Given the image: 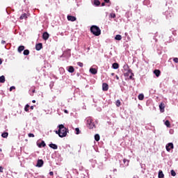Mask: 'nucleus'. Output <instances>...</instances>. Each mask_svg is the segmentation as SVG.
Here are the masks:
<instances>
[{
	"mask_svg": "<svg viewBox=\"0 0 178 178\" xmlns=\"http://www.w3.org/2000/svg\"><path fill=\"white\" fill-rule=\"evenodd\" d=\"M138 98L139 101H143L144 99V94L143 93L139 94V95L138 96Z\"/></svg>",
	"mask_w": 178,
	"mask_h": 178,
	"instance_id": "obj_20",
	"label": "nucleus"
},
{
	"mask_svg": "<svg viewBox=\"0 0 178 178\" xmlns=\"http://www.w3.org/2000/svg\"><path fill=\"white\" fill-rule=\"evenodd\" d=\"M16 88L15 87V86H11L10 88V90H15Z\"/></svg>",
	"mask_w": 178,
	"mask_h": 178,
	"instance_id": "obj_39",
	"label": "nucleus"
},
{
	"mask_svg": "<svg viewBox=\"0 0 178 178\" xmlns=\"http://www.w3.org/2000/svg\"><path fill=\"white\" fill-rule=\"evenodd\" d=\"M67 20H69L70 22H76V20H77V18H76V17L74 16L67 15Z\"/></svg>",
	"mask_w": 178,
	"mask_h": 178,
	"instance_id": "obj_7",
	"label": "nucleus"
},
{
	"mask_svg": "<svg viewBox=\"0 0 178 178\" xmlns=\"http://www.w3.org/2000/svg\"><path fill=\"white\" fill-rule=\"evenodd\" d=\"M23 54L25 56L29 55L30 51L29 49H26V50L24 51Z\"/></svg>",
	"mask_w": 178,
	"mask_h": 178,
	"instance_id": "obj_29",
	"label": "nucleus"
},
{
	"mask_svg": "<svg viewBox=\"0 0 178 178\" xmlns=\"http://www.w3.org/2000/svg\"><path fill=\"white\" fill-rule=\"evenodd\" d=\"M0 172L3 173V167L0 166Z\"/></svg>",
	"mask_w": 178,
	"mask_h": 178,
	"instance_id": "obj_37",
	"label": "nucleus"
},
{
	"mask_svg": "<svg viewBox=\"0 0 178 178\" xmlns=\"http://www.w3.org/2000/svg\"><path fill=\"white\" fill-rule=\"evenodd\" d=\"M95 141H99L100 140L99 134L95 135Z\"/></svg>",
	"mask_w": 178,
	"mask_h": 178,
	"instance_id": "obj_28",
	"label": "nucleus"
},
{
	"mask_svg": "<svg viewBox=\"0 0 178 178\" xmlns=\"http://www.w3.org/2000/svg\"><path fill=\"white\" fill-rule=\"evenodd\" d=\"M165 126H167L168 127H170V122H169V120H166L165 122Z\"/></svg>",
	"mask_w": 178,
	"mask_h": 178,
	"instance_id": "obj_31",
	"label": "nucleus"
},
{
	"mask_svg": "<svg viewBox=\"0 0 178 178\" xmlns=\"http://www.w3.org/2000/svg\"><path fill=\"white\" fill-rule=\"evenodd\" d=\"M31 109L33 111V109H34V106H31Z\"/></svg>",
	"mask_w": 178,
	"mask_h": 178,
	"instance_id": "obj_44",
	"label": "nucleus"
},
{
	"mask_svg": "<svg viewBox=\"0 0 178 178\" xmlns=\"http://www.w3.org/2000/svg\"><path fill=\"white\" fill-rule=\"evenodd\" d=\"M49 175H50V176H54V172H52V171L50 172H49Z\"/></svg>",
	"mask_w": 178,
	"mask_h": 178,
	"instance_id": "obj_42",
	"label": "nucleus"
},
{
	"mask_svg": "<svg viewBox=\"0 0 178 178\" xmlns=\"http://www.w3.org/2000/svg\"><path fill=\"white\" fill-rule=\"evenodd\" d=\"M78 66H79L80 67H83V66H84V64H83V63L81 62H78L77 63Z\"/></svg>",
	"mask_w": 178,
	"mask_h": 178,
	"instance_id": "obj_32",
	"label": "nucleus"
},
{
	"mask_svg": "<svg viewBox=\"0 0 178 178\" xmlns=\"http://www.w3.org/2000/svg\"><path fill=\"white\" fill-rule=\"evenodd\" d=\"M33 93L35 92V90H33Z\"/></svg>",
	"mask_w": 178,
	"mask_h": 178,
	"instance_id": "obj_51",
	"label": "nucleus"
},
{
	"mask_svg": "<svg viewBox=\"0 0 178 178\" xmlns=\"http://www.w3.org/2000/svg\"><path fill=\"white\" fill-rule=\"evenodd\" d=\"M104 2H105L106 3H109L110 0H104Z\"/></svg>",
	"mask_w": 178,
	"mask_h": 178,
	"instance_id": "obj_40",
	"label": "nucleus"
},
{
	"mask_svg": "<svg viewBox=\"0 0 178 178\" xmlns=\"http://www.w3.org/2000/svg\"><path fill=\"white\" fill-rule=\"evenodd\" d=\"M94 4H95L96 6H99V5H101V2L99 1V0H95V1H94Z\"/></svg>",
	"mask_w": 178,
	"mask_h": 178,
	"instance_id": "obj_23",
	"label": "nucleus"
},
{
	"mask_svg": "<svg viewBox=\"0 0 178 178\" xmlns=\"http://www.w3.org/2000/svg\"><path fill=\"white\" fill-rule=\"evenodd\" d=\"M102 6H105V3H102Z\"/></svg>",
	"mask_w": 178,
	"mask_h": 178,
	"instance_id": "obj_45",
	"label": "nucleus"
},
{
	"mask_svg": "<svg viewBox=\"0 0 178 178\" xmlns=\"http://www.w3.org/2000/svg\"><path fill=\"white\" fill-rule=\"evenodd\" d=\"M0 65H2V60L0 58Z\"/></svg>",
	"mask_w": 178,
	"mask_h": 178,
	"instance_id": "obj_46",
	"label": "nucleus"
},
{
	"mask_svg": "<svg viewBox=\"0 0 178 178\" xmlns=\"http://www.w3.org/2000/svg\"><path fill=\"white\" fill-rule=\"evenodd\" d=\"M33 104H35V100L32 101Z\"/></svg>",
	"mask_w": 178,
	"mask_h": 178,
	"instance_id": "obj_48",
	"label": "nucleus"
},
{
	"mask_svg": "<svg viewBox=\"0 0 178 178\" xmlns=\"http://www.w3.org/2000/svg\"><path fill=\"white\" fill-rule=\"evenodd\" d=\"M36 51H41L42 49V43H38L35 45Z\"/></svg>",
	"mask_w": 178,
	"mask_h": 178,
	"instance_id": "obj_9",
	"label": "nucleus"
},
{
	"mask_svg": "<svg viewBox=\"0 0 178 178\" xmlns=\"http://www.w3.org/2000/svg\"><path fill=\"white\" fill-rule=\"evenodd\" d=\"M109 88V85L106 83H102V90H108Z\"/></svg>",
	"mask_w": 178,
	"mask_h": 178,
	"instance_id": "obj_13",
	"label": "nucleus"
},
{
	"mask_svg": "<svg viewBox=\"0 0 178 178\" xmlns=\"http://www.w3.org/2000/svg\"><path fill=\"white\" fill-rule=\"evenodd\" d=\"M116 79L117 80H119V76L118 75H116Z\"/></svg>",
	"mask_w": 178,
	"mask_h": 178,
	"instance_id": "obj_47",
	"label": "nucleus"
},
{
	"mask_svg": "<svg viewBox=\"0 0 178 178\" xmlns=\"http://www.w3.org/2000/svg\"><path fill=\"white\" fill-rule=\"evenodd\" d=\"M111 76H115V73H112V74H111Z\"/></svg>",
	"mask_w": 178,
	"mask_h": 178,
	"instance_id": "obj_50",
	"label": "nucleus"
},
{
	"mask_svg": "<svg viewBox=\"0 0 178 178\" xmlns=\"http://www.w3.org/2000/svg\"><path fill=\"white\" fill-rule=\"evenodd\" d=\"M115 105L118 108H119V106H120V105H122V103L120 102V100L118 99L115 102Z\"/></svg>",
	"mask_w": 178,
	"mask_h": 178,
	"instance_id": "obj_26",
	"label": "nucleus"
},
{
	"mask_svg": "<svg viewBox=\"0 0 178 178\" xmlns=\"http://www.w3.org/2000/svg\"><path fill=\"white\" fill-rule=\"evenodd\" d=\"M159 178H165V175H163V172L162 170L159 172Z\"/></svg>",
	"mask_w": 178,
	"mask_h": 178,
	"instance_id": "obj_17",
	"label": "nucleus"
},
{
	"mask_svg": "<svg viewBox=\"0 0 178 178\" xmlns=\"http://www.w3.org/2000/svg\"><path fill=\"white\" fill-rule=\"evenodd\" d=\"M154 74H155V76H156V77H159V76H161V70H155L154 71Z\"/></svg>",
	"mask_w": 178,
	"mask_h": 178,
	"instance_id": "obj_12",
	"label": "nucleus"
},
{
	"mask_svg": "<svg viewBox=\"0 0 178 178\" xmlns=\"http://www.w3.org/2000/svg\"><path fill=\"white\" fill-rule=\"evenodd\" d=\"M1 44H6V42L5 40H1Z\"/></svg>",
	"mask_w": 178,
	"mask_h": 178,
	"instance_id": "obj_41",
	"label": "nucleus"
},
{
	"mask_svg": "<svg viewBox=\"0 0 178 178\" xmlns=\"http://www.w3.org/2000/svg\"><path fill=\"white\" fill-rule=\"evenodd\" d=\"M20 20H23L24 19H27V14L24 13L19 17Z\"/></svg>",
	"mask_w": 178,
	"mask_h": 178,
	"instance_id": "obj_18",
	"label": "nucleus"
},
{
	"mask_svg": "<svg viewBox=\"0 0 178 178\" xmlns=\"http://www.w3.org/2000/svg\"><path fill=\"white\" fill-rule=\"evenodd\" d=\"M173 61H174L175 63H178V58H173Z\"/></svg>",
	"mask_w": 178,
	"mask_h": 178,
	"instance_id": "obj_36",
	"label": "nucleus"
},
{
	"mask_svg": "<svg viewBox=\"0 0 178 178\" xmlns=\"http://www.w3.org/2000/svg\"><path fill=\"white\" fill-rule=\"evenodd\" d=\"M69 73H74V67L73 66H70L68 68Z\"/></svg>",
	"mask_w": 178,
	"mask_h": 178,
	"instance_id": "obj_19",
	"label": "nucleus"
},
{
	"mask_svg": "<svg viewBox=\"0 0 178 178\" xmlns=\"http://www.w3.org/2000/svg\"><path fill=\"white\" fill-rule=\"evenodd\" d=\"M17 51L19 54H22V52H23V51H24V46L21 45L18 47Z\"/></svg>",
	"mask_w": 178,
	"mask_h": 178,
	"instance_id": "obj_14",
	"label": "nucleus"
},
{
	"mask_svg": "<svg viewBox=\"0 0 178 178\" xmlns=\"http://www.w3.org/2000/svg\"><path fill=\"white\" fill-rule=\"evenodd\" d=\"M30 108V105L26 104L24 107L25 112H29V108Z\"/></svg>",
	"mask_w": 178,
	"mask_h": 178,
	"instance_id": "obj_30",
	"label": "nucleus"
},
{
	"mask_svg": "<svg viewBox=\"0 0 178 178\" xmlns=\"http://www.w3.org/2000/svg\"><path fill=\"white\" fill-rule=\"evenodd\" d=\"M76 134H80V129L79 128L75 129Z\"/></svg>",
	"mask_w": 178,
	"mask_h": 178,
	"instance_id": "obj_35",
	"label": "nucleus"
},
{
	"mask_svg": "<svg viewBox=\"0 0 178 178\" xmlns=\"http://www.w3.org/2000/svg\"><path fill=\"white\" fill-rule=\"evenodd\" d=\"M42 165H44V161L42 159L38 160L36 166L38 168H42Z\"/></svg>",
	"mask_w": 178,
	"mask_h": 178,
	"instance_id": "obj_10",
	"label": "nucleus"
},
{
	"mask_svg": "<svg viewBox=\"0 0 178 178\" xmlns=\"http://www.w3.org/2000/svg\"><path fill=\"white\" fill-rule=\"evenodd\" d=\"M124 76L127 77H129L130 80L133 79V76H134V74H133V71L131 70H128V71L124 74Z\"/></svg>",
	"mask_w": 178,
	"mask_h": 178,
	"instance_id": "obj_4",
	"label": "nucleus"
},
{
	"mask_svg": "<svg viewBox=\"0 0 178 178\" xmlns=\"http://www.w3.org/2000/svg\"><path fill=\"white\" fill-rule=\"evenodd\" d=\"M49 38V33L48 32H44L42 34V39L44 40V41H47Z\"/></svg>",
	"mask_w": 178,
	"mask_h": 178,
	"instance_id": "obj_6",
	"label": "nucleus"
},
{
	"mask_svg": "<svg viewBox=\"0 0 178 178\" xmlns=\"http://www.w3.org/2000/svg\"><path fill=\"white\" fill-rule=\"evenodd\" d=\"M5 76L2 75L1 76H0V83H5Z\"/></svg>",
	"mask_w": 178,
	"mask_h": 178,
	"instance_id": "obj_25",
	"label": "nucleus"
},
{
	"mask_svg": "<svg viewBox=\"0 0 178 178\" xmlns=\"http://www.w3.org/2000/svg\"><path fill=\"white\" fill-rule=\"evenodd\" d=\"M38 146L39 148H42V147H47V144H45V142L42 140L40 143H38Z\"/></svg>",
	"mask_w": 178,
	"mask_h": 178,
	"instance_id": "obj_11",
	"label": "nucleus"
},
{
	"mask_svg": "<svg viewBox=\"0 0 178 178\" xmlns=\"http://www.w3.org/2000/svg\"><path fill=\"white\" fill-rule=\"evenodd\" d=\"M124 67H129V65H124Z\"/></svg>",
	"mask_w": 178,
	"mask_h": 178,
	"instance_id": "obj_49",
	"label": "nucleus"
},
{
	"mask_svg": "<svg viewBox=\"0 0 178 178\" xmlns=\"http://www.w3.org/2000/svg\"><path fill=\"white\" fill-rule=\"evenodd\" d=\"M90 33H92L94 35H96V37H98L99 35H101V29L97 26L92 25L90 27Z\"/></svg>",
	"mask_w": 178,
	"mask_h": 178,
	"instance_id": "obj_2",
	"label": "nucleus"
},
{
	"mask_svg": "<svg viewBox=\"0 0 178 178\" xmlns=\"http://www.w3.org/2000/svg\"><path fill=\"white\" fill-rule=\"evenodd\" d=\"M115 40H116L117 41H120V40H122V35H115Z\"/></svg>",
	"mask_w": 178,
	"mask_h": 178,
	"instance_id": "obj_24",
	"label": "nucleus"
},
{
	"mask_svg": "<svg viewBox=\"0 0 178 178\" xmlns=\"http://www.w3.org/2000/svg\"><path fill=\"white\" fill-rule=\"evenodd\" d=\"M49 146L50 147V148H52L53 149H58V145H56V144L51 143L49 145Z\"/></svg>",
	"mask_w": 178,
	"mask_h": 178,
	"instance_id": "obj_15",
	"label": "nucleus"
},
{
	"mask_svg": "<svg viewBox=\"0 0 178 178\" xmlns=\"http://www.w3.org/2000/svg\"><path fill=\"white\" fill-rule=\"evenodd\" d=\"M29 137H35L33 134H29Z\"/></svg>",
	"mask_w": 178,
	"mask_h": 178,
	"instance_id": "obj_38",
	"label": "nucleus"
},
{
	"mask_svg": "<svg viewBox=\"0 0 178 178\" xmlns=\"http://www.w3.org/2000/svg\"><path fill=\"white\" fill-rule=\"evenodd\" d=\"M65 113H69V111L67 110L64 111Z\"/></svg>",
	"mask_w": 178,
	"mask_h": 178,
	"instance_id": "obj_43",
	"label": "nucleus"
},
{
	"mask_svg": "<svg viewBox=\"0 0 178 178\" xmlns=\"http://www.w3.org/2000/svg\"><path fill=\"white\" fill-rule=\"evenodd\" d=\"M8 136H9V134L8 132H3L1 134V137H3V138H8Z\"/></svg>",
	"mask_w": 178,
	"mask_h": 178,
	"instance_id": "obj_22",
	"label": "nucleus"
},
{
	"mask_svg": "<svg viewBox=\"0 0 178 178\" xmlns=\"http://www.w3.org/2000/svg\"><path fill=\"white\" fill-rule=\"evenodd\" d=\"M110 16L112 19H115V17H116V14L115 13H111L110 14Z\"/></svg>",
	"mask_w": 178,
	"mask_h": 178,
	"instance_id": "obj_33",
	"label": "nucleus"
},
{
	"mask_svg": "<svg viewBox=\"0 0 178 178\" xmlns=\"http://www.w3.org/2000/svg\"><path fill=\"white\" fill-rule=\"evenodd\" d=\"M113 69H119V64L118 63H114L112 65Z\"/></svg>",
	"mask_w": 178,
	"mask_h": 178,
	"instance_id": "obj_21",
	"label": "nucleus"
},
{
	"mask_svg": "<svg viewBox=\"0 0 178 178\" xmlns=\"http://www.w3.org/2000/svg\"><path fill=\"white\" fill-rule=\"evenodd\" d=\"M165 148L168 152H170V149H173L174 148L173 144L172 143H169L166 145Z\"/></svg>",
	"mask_w": 178,
	"mask_h": 178,
	"instance_id": "obj_5",
	"label": "nucleus"
},
{
	"mask_svg": "<svg viewBox=\"0 0 178 178\" xmlns=\"http://www.w3.org/2000/svg\"><path fill=\"white\" fill-rule=\"evenodd\" d=\"M159 109H160V112H165V103H161L159 104Z\"/></svg>",
	"mask_w": 178,
	"mask_h": 178,
	"instance_id": "obj_8",
	"label": "nucleus"
},
{
	"mask_svg": "<svg viewBox=\"0 0 178 178\" xmlns=\"http://www.w3.org/2000/svg\"><path fill=\"white\" fill-rule=\"evenodd\" d=\"M123 162H124L125 166H127L129 165V163L130 162V161H129V160H127L126 159H123Z\"/></svg>",
	"mask_w": 178,
	"mask_h": 178,
	"instance_id": "obj_27",
	"label": "nucleus"
},
{
	"mask_svg": "<svg viewBox=\"0 0 178 178\" xmlns=\"http://www.w3.org/2000/svg\"><path fill=\"white\" fill-rule=\"evenodd\" d=\"M58 130L56 131V134H58L59 137L63 138V137H66L67 136V129L65 127V125L60 124L58 126Z\"/></svg>",
	"mask_w": 178,
	"mask_h": 178,
	"instance_id": "obj_1",
	"label": "nucleus"
},
{
	"mask_svg": "<svg viewBox=\"0 0 178 178\" xmlns=\"http://www.w3.org/2000/svg\"><path fill=\"white\" fill-rule=\"evenodd\" d=\"M86 122L87 127H88V129H94V127H95V124L92 122V119H91V118H88Z\"/></svg>",
	"mask_w": 178,
	"mask_h": 178,
	"instance_id": "obj_3",
	"label": "nucleus"
},
{
	"mask_svg": "<svg viewBox=\"0 0 178 178\" xmlns=\"http://www.w3.org/2000/svg\"><path fill=\"white\" fill-rule=\"evenodd\" d=\"M171 175L173 176V177L176 176V172L174 171V170H171Z\"/></svg>",
	"mask_w": 178,
	"mask_h": 178,
	"instance_id": "obj_34",
	"label": "nucleus"
},
{
	"mask_svg": "<svg viewBox=\"0 0 178 178\" xmlns=\"http://www.w3.org/2000/svg\"><path fill=\"white\" fill-rule=\"evenodd\" d=\"M90 72L92 74H97V69L95 68H90Z\"/></svg>",
	"mask_w": 178,
	"mask_h": 178,
	"instance_id": "obj_16",
	"label": "nucleus"
}]
</instances>
